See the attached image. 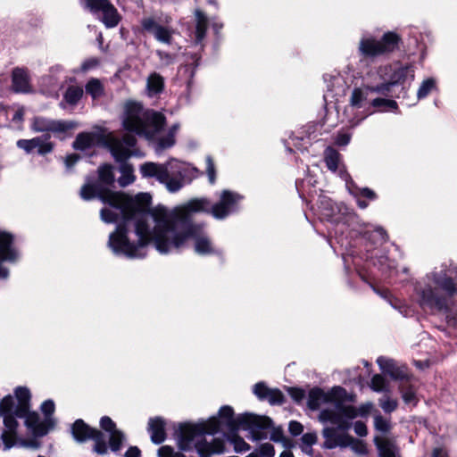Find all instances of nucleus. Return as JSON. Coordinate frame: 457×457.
Listing matches in <instances>:
<instances>
[{
    "label": "nucleus",
    "instance_id": "nucleus-49",
    "mask_svg": "<svg viewBox=\"0 0 457 457\" xmlns=\"http://www.w3.org/2000/svg\"><path fill=\"white\" fill-rule=\"evenodd\" d=\"M158 457H186L179 452H175L171 447L168 445L162 446L158 450Z\"/></svg>",
    "mask_w": 457,
    "mask_h": 457
},
{
    "label": "nucleus",
    "instance_id": "nucleus-16",
    "mask_svg": "<svg viewBox=\"0 0 457 457\" xmlns=\"http://www.w3.org/2000/svg\"><path fill=\"white\" fill-rule=\"evenodd\" d=\"M168 23V18L165 19V22L162 24L155 16H145L140 21L143 32L153 35L161 43L170 45L172 41L174 30Z\"/></svg>",
    "mask_w": 457,
    "mask_h": 457
},
{
    "label": "nucleus",
    "instance_id": "nucleus-42",
    "mask_svg": "<svg viewBox=\"0 0 457 457\" xmlns=\"http://www.w3.org/2000/svg\"><path fill=\"white\" fill-rule=\"evenodd\" d=\"M378 404L386 413H391L396 410L398 402L388 395H383L379 398Z\"/></svg>",
    "mask_w": 457,
    "mask_h": 457
},
{
    "label": "nucleus",
    "instance_id": "nucleus-11",
    "mask_svg": "<svg viewBox=\"0 0 457 457\" xmlns=\"http://www.w3.org/2000/svg\"><path fill=\"white\" fill-rule=\"evenodd\" d=\"M399 37L393 32L386 33L380 40L373 37H362L359 44L360 54L366 58H374L393 52L398 45Z\"/></svg>",
    "mask_w": 457,
    "mask_h": 457
},
{
    "label": "nucleus",
    "instance_id": "nucleus-24",
    "mask_svg": "<svg viewBox=\"0 0 457 457\" xmlns=\"http://www.w3.org/2000/svg\"><path fill=\"white\" fill-rule=\"evenodd\" d=\"M22 418L25 419V425L34 435L42 436L48 432L46 424L40 420L37 412H31L29 409Z\"/></svg>",
    "mask_w": 457,
    "mask_h": 457
},
{
    "label": "nucleus",
    "instance_id": "nucleus-27",
    "mask_svg": "<svg viewBox=\"0 0 457 457\" xmlns=\"http://www.w3.org/2000/svg\"><path fill=\"white\" fill-rule=\"evenodd\" d=\"M12 80L15 92L27 93L29 91V75L25 69L15 68L12 71Z\"/></svg>",
    "mask_w": 457,
    "mask_h": 457
},
{
    "label": "nucleus",
    "instance_id": "nucleus-54",
    "mask_svg": "<svg viewBox=\"0 0 457 457\" xmlns=\"http://www.w3.org/2000/svg\"><path fill=\"white\" fill-rule=\"evenodd\" d=\"M353 430L359 436H365L368 434L367 426L362 421H356L353 424Z\"/></svg>",
    "mask_w": 457,
    "mask_h": 457
},
{
    "label": "nucleus",
    "instance_id": "nucleus-26",
    "mask_svg": "<svg viewBox=\"0 0 457 457\" xmlns=\"http://www.w3.org/2000/svg\"><path fill=\"white\" fill-rule=\"evenodd\" d=\"M148 432L153 443L156 445L162 443L166 438L163 420L158 417L150 419L148 421Z\"/></svg>",
    "mask_w": 457,
    "mask_h": 457
},
{
    "label": "nucleus",
    "instance_id": "nucleus-41",
    "mask_svg": "<svg viewBox=\"0 0 457 457\" xmlns=\"http://www.w3.org/2000/svg\"><path fill=\"white\" fill-rule=\"evenodd\" d=\"M38 141L37 142V145H35V150H37V154L40 155H45L53 151L54 145L49 141V136L37 137Z\"/></svg>",
    "mask_w": 457,
    "mask_h": 457
},
{
    "label": "nucleus",
    "instance_id": "nucleus-13",
    "mask_svg": "<svg viewBox=\"0 0 457 457\" xmlns=\"http://www.w3.org/2000/svg\"><path fill=\"white\" fill-rule=\"evenodd\" d=\"M71 432L74 438L79 442H84L88 439L94 440V451L98 454L107 453L108 446L104 434L100 430L90 428L82 420H77L71 428Z\"/></svg>",
    "mask_w": 457,
    "mask_h": 457
},
{
    "label": "nucleus",
    "instance_id": "nucleus-5",
    "mask_svg": "<svg viewBox=\"0 0 457 457\" xmlns=\"http://www.w3.org/2000/svg\"><path fill=\"white\" fill-rule=\"evenodd\" d=\"M165 122L164 116L152 110H145L135 102L125 104L122 123L125 129L137 135L153 139L162 129Z\"/></svg>",
    "mask_w": 457,
    "mask_h": 457
},
{
    "label": "nucleus",
    "instance_id": "nucleus-47",
    "mask_svg": "<svg viewBox=\"0 0 457 457\" xmlns=\"http://www.w3.org/2000/svg\"><path fill=\"white\" fill-rule=\"evenodd\" d=\"M350 439L347 446H350L353 452L359 454L367 453V447L361 441L356 440L352 436H350Z\"/></svg>",
    "mask_w": 457,
    "mask_h": 457
},
{
    "label": "nucleus",
    "instance_id": "nucleus-38",
    "mask_svg": "<svg viewBox=\"0 0 457 457\" xmlns=\"http://www.w3.org/2000/svg\"><path fill=\"white\" fill-rule=\"evenodd\" d=\"M436 89V82L433 78H428L421 83L417 92L419 100L427 97L433 90Z\"/></svg>",
    "mask_w": 457,
    "mask_h": 457
},
{
    "label": "nucleus",
    "instance_id": "nucleus-55",
    "mask_svg": "<svg viewBox=\"0 0 457 457\" xmlns=\"http://www.w3.org/2000/svg\"><path fill=\"white\" fill-rule=\"evenodd\" d=\"M351 140V135L347 133H339L336 137V144L340 146H345L349 144Z\"/></svg>",
    "mask_w": 457,
    "mask_h": 457
},
{
    "label": "nucleus",
    "instance_id": "nucleus-25",
    "mask_svg": "<svg viewBox=\"0 0 457 457\" xmlns=\"http://www.w3.org/2000/svg\"><path fill=\"white\" fill-rule=\"evenodd\" d=\"M374 442L380 457H399V449L395 441L384 436H376Z\"/></svg>",
    "mask_w": 457,
    "mask_h": 457
},
{
    "label": "nucleus",
    "instance_id": "nucleus-31",
    "mask_svg": "<svg viewBox=\"0 0 457 457\" xmlns=\"http://www.w3.org/2000/svg\"><path fill=\"white\" fill-rule=\"evenodd\" d=\"M324 79L327 83L328 91L333 94V96H337L344 93L345 82L341 76L326 75Z\"/></svg>",
    "mask_w": 457,
    "mask_h": 457
},
{
    "label": "nucleus",
    "instance_id": "nucleus-4",
    "mask_svg": "<svg viewBox=\"0 0 457 457\" xmlns=\"http://www.w3.org/2000/svg\"><path fill=\"white\" fill-rule=\"evenodd\" d=\"M457 265L446 261L416 283L414 294L422 308L443 312L447 323L457 328Z\"/></svg>",
    "mask_w": 457,
    "mask_h": 457
},
{
    "label": "nucleus",
    "instance_id": "nucleus-52",
    "mask_svg": "<svg viewBox=\"0 0 457 457\" xmlns=\"http://www.w3.org/2000/svg\"><path fill=\"white\" fill-rule=\"evenodd\" d=\"M288 430L293 436H298L303 433V427L298 421H290L288 425Z\"/></svg>",
    "mask_w": 457,
    "mask_h": 457
},
{
    "label": "nucleus",
    "instance_id": "nucleus-61",
    "mask_svg": "<svg viewBox=\"0 0 457 457\" xmlns=\"http://www.w3.org/2000/svg\"><path fill=\"white\" fill-rule=\"evenodd\" d=\"M291 395L292 397L296 401L300 402L303 398V392L302 390L298 389H292L291 390Z\"/></svg>",
    "mask_w": 457,
    "mask_h": 457
},
{
    "label": "nucleus",
    "instance_id": "nucleus-28",
    "mask_svg": "<svg viewBox=\"0 0 457 457\" xmlns=\"http://www.w3.org/2000/svg\"><path fill=\"white\" fill-rule=\"evenodd\" d=\"M164 79L157 72L151 73L146 80V92L149 96H155L162 92Z\"/></svg>",
    "mask_w": 457,
    "mask_h": 457
},
{
    "label": "nucleus",
    "instance_id": "nucleus-37",
    "mask_svg": "<svg viewBox=\"0 0 457 457\" xmlns=\"http://www.w3.org/2000/svg\"><path fill=\"white\" fill-rule=\"evenodd\" d=\"M95 141V137L90 133H80L73 142V147L77 150H86L89 148Z\"/></svg>",
    "mask_w": 457,
    "mask_h": 457
},
{
    "label": "nucleus",
    "instance_id": "nucleus-46",
    "mask_svg": "<svg viewBox=\"0 0 457 457\" xmlns=\"http://www.w3.org/2000/svg\"><path fill=\"white\" fill-rule=\"evenodd\" d=\"M230 442L234 445V450L237 453H243L250 450V445L240 436H234L230 439Z\"/></svg>",
    "mask_w": 457,
    "mask_h": 457
},
{
    "label": "nucleus",
    "instance_id": "nucleus-58",
    "mask_svg": "<svg viewBox=\"0 0 457 457\" xmlns=\"http://www.w3.org/2000/svg\"><path fill=\"white\" fill-rule=\"evenodd\" d=\"M156 54L162 61L165 62L166 64H170L173 61L172 56L164 51L158 50L156 51Z\"/></svg>",
    "mask_w": 457,
    "mask_h": 457
},
{
    "label": "nucleus",
    "instance_id": "nucleus-33",
    "mask_svg": "<svg viewBox=\"0 0 457 457\" xmlns=\"http://www.w3.org/2000/svg\"><path fill=\"white\" fill-rule=\"evenodd\" d=\"M179 128V124L173 125L165 137L158 139L155 148L156 152H161L166 148L171 147L175 144V134Z\"/></svg>",
    "mask_w": 457,
    "mask_h": 457
},
{
    "label": "nucleus",
    "instance_id": "nucleus-45",
    "mask_svg": "<svg viewBox=\"0 0 457 457\" xmlns=\"http://www.w3.org/2000/svg\"><path fill=\"white\" fill-rule=\"evenodd\" d=\"M374 426L377 430L383 433L389 431L391 428L389 420L382 417L380 414H377L374 417Z\"/></svg>",
    "mask_w": 457,
    "mask_h": 457
},
{
    "label": "nucleus",
    "instance_id": "nucleus-30",
    "mask_svg": "<svg viewBox=\"0 0 457 457\" xmlns=\"http://www.w3.org/2000/svg\"><path fill=\"white\" fill-rule=\"evenodd\" d=\"M195 41L196 44H201L204 38L205 37L208 20L207 17L200 10H195Z\"/></svg>",
    "mask_w": 457,
    "mask_h": 457
},
{
    "label": "nucleus",
    "instance_id": "nucleus-56",
    "mask_svg": "<svg viewBox=\"0 0 457 457\" xmlns=\"http://www.w3.org/2000/svg\"><path fill=\"white\" fill-rule=\"evenodd\" d=\"M97 65V61L96 59H88L86 60L80 67V71L82 72H86L89 71L90 69L96 67Z\"/></svg>",
    "mask_w": 457,
    "mask_h": 457
},
{
    "label": "nucleus",
    "instance_id": "nucleus-64",
    "mask_svg": "<svg viewBox=\"0 0 457 457\" xmlns=\"http://www.w3.org/2000/svg\"><path fill=\"white\" fill-rule=\"evenodd\" d=\"M432 457H447V454L442 448H436L433 451Z\"/></svg>",
    "mask_w": 457,
    "mask_h": 457
},
{
    "label": "nucleus",
    "instance_id": "nucleus-50",
    "mask_svg": "<svg viewBox=\"0 0 457 457\" xmlns=\"http://www.w3.org/2000/svg\"><path fill=\"white\" fill-rule=\"evenodd\" d=\"M260 457H273L275 455L274 446L270 443L262 444L259 448Z\"/></svg>",
    "mask_w": 457,
    "mask_h": 457
},
{
    "label": "nucleus",
    "instance_id": "nucleus-63",
    "mask_svg": "<svg viewBox=\"0 0 457 457\" xmlns=\"http://www.w3.org/2000/svg\"><path fill=\"white\" fill-rule=\"evenodd\" d=\"M23 115H24L23 110L20 109V110L16 111L15 113L13 114L12 120L13 121H21L23 120Z\"/></svg>",
    "mask_w": 457,
    "mask_h": 457
},
{
    "label": "nucleus",
    "instance_id": "nucleus-2",
    "mask_svg": "<svg viewBox=\"0 0 457 457\" xmlns=\"http://www.w3.org/2000/svg\"><path fill=\"white\" fill-rule=\"evenodd\" d=\"M243 196L237 193L223 190L220 201L212 204L207 198H195L172 212L158 209L149 219V237L144 246L154 242L156 250L162 254L185 246L189 240L195 243V252L198 254H214L216 250L200 225L192 222V216L197 212H210L218 220H222L235 212Z\"/></svg>",
    "mask_w": 457,
    "mask_h": 457
},
{
    "label": "nucleus",
    "instance_id": "nucleus-59",
    "mask_svg": "<svg viewBox=\"0 0 457 457\" xmlns=\"http://www.w3.org/2000/svg\"><path fill=\"white\" fill-rule=\"evenodd\" d=\"M79 159V156L78 154H70L66 157L65 159V163H66V166L71 168V166H73Z\"/></svg>",
    "mask_w": 457,
    "mask_h": 457
},
{
    "label": "nucleus",
    "instance_id": "nucleus-9",
    "mask_svg": "<svg viewBox=\"0 0 457 457\" xmlns=\"http://www.w3.org/2000/svg\"><path fill=\"white\" fill-rule=\"evenodd\" d=\"M378 76L381 82L378 85L377 91L383 92V96H388L391 87L395 85H404L406 81L411 83L414 79V68L412 65H386L378 69Z\"/></svg>",
    "mask_w": 457,
    "mask_h": 457
},
{
    "label": "nucleus",
    "instance_id": "nucleus-32",
    "mask_svg": "<svg viewBox=\"0 0 457 457\" xmlns=\"http://www.w3.org/2000/svg\"><path fill=\"white\" fill-rule=\"evenodd\" d=\"M83 88L79 86H70L63 94V102L71 106L78 104L83 96Z\"/></svg>",
    "mask_w": 457,
    "mask_h": 457
},
{
    "label": "nucleus",
    "instance_id": "nucleus-43",
    "mask_svg": "<svg viewBox=\"0 0 457 457\" xmlns=\"http://www.w3.org/2000/svg\"><path fill=\"white\" fill-rule=\"evenodd\" d=\"M370 387L376 392H387V382L381 375H375L371 378Z\"/></svg>",
    "mask_w": 457,
    "mask_h": 457
},
{
    "label": "nucleus",
    "instance_id": "nucleus-62",
    "mask_svg": "<svg viewBox=\"0 0 457 457\" xmlns=\"http://www.w3.org/2000/svg\"><path fill=\"white\" fill-rule=\"evenodd\" d=\"M283 439V434L280 430H274L270 435V440L274 442H280Z\"/></svg>",
    "mask_w": 457,
    "mask_h": 457
},
{
    "label": "nucleus",
    "instance_id": "nucleus-34",
    "mask_svg": "<svg viewBox=\"0 0 457 457\" xmlns=\"http://www.w3.org/2000/svg\"><path fill=\"white\" fill-rule=\"evenodd\" d=\"M324 160L328 169L335 172L339 167L340 154L332 147H327L324 152Z\"/></svg>",
    "mask_w": 457,
    "mask_h": 457
},
{
    "label": "nucleus",
    "instance_id": "nucleus-60",
    "mask_svg": "<svg viewBox=\"0 0 457 457\" xmlns=\"http://www.w3.org/2000/svg\"><path fill=\"white\" fill-rule=\"evenodd\" d=\"M372 408V403H368L366 404L361 405L358 411V416H365L369 413L370 409Z\"/></svg>",
    "mask_w": 457,
    "mask_h": 457
},
{
    "label": "nucleus",
    "instance_id": "nucleus-23",
    "mask_svg": "<svg viewBox=\"0 0 457 457\" xmlns=\"http://www.w3.org/2000/svg\"><path fill=\"white\" fill-rule=\"evenodd\" d=\"M325 438L324 447L327 449H333L337 446L346 447L349 444L350 436L338 432L335 428H325L322 431Z\"/></svg>",
    "mask_w": 457,
    "mask_h": 457
},
{
    "label": "nucleus",
    "instance_id": "nucleus-14",
    "mask_svg": "<svg viewBox=\"0 0 457 457\" xmlns=\"http://www.w3.org/2000/svg\"><path fill=\"white\" fill-rule=\"evenodd\" d=\"M81 2L92 13L102 14L101 21L106 28H114L120 23L121 16L110 0H81Z\"/></svg>",
    "mask_w": 457,
    "mask_h": 457
},
{
    "label": "nucleus",
    "instance_id": "nucleus-29",
    "mask_svg": "<svg viewBox=\"0 0 457 457\" xmlns=\"http://www.w3.org/2000/svg\"><path fill=\"white\" fill-rule=\"evenodd\" d=\"M332 396L320 388H313L309 393L308 406L312 410H317L324 403H328Z\"/></svg>",
    "mask_w": 457,
    "mask_h": 457
},
{
    "label": "nucleus",
    "instance_id": "nucleus-10",
    "mask_svg": "<svg viewBox=\"0 0 457 457\" xmlns=\"http://www.w3.org/2000/svg\"><path fill=\"white\" fill-rule=\"evenodd\" d=\"M377 362L380 369L388 374L394 379L401 380L399 389L402 393L403 400L407 404L415 405L417 403L416 389L411 382L407 378V373L404 367H398L394 360L385 357H379Z\"/></svg>",
    "mask_w": 457,
    "mask_h": 457
},
{
    "label": "nucleus",
    "instance_id": "nucleus-35",
    "mask_svg": "<svg viewBox=\"0 0 457 457\" xmlns=\"http://www.w3.org/2000/svg\"><path fill=\"white\" fill-rule=\"evenodd\" d=\"M86 93L88 94L93 100H96L104 95V87L98 79H90L85 86Z\"/></svg>",
    "mask_w": 457,
    "mask_h": 457
},
{
    "label": "nucleus",
    "instance_id": "nucleus-6",
    "mask_svg": "<svg viewBox=\"0 0 457 457\" xmlns=\"http://www.w3.org/2000/svg\"><path fill=\"white\" fill-rule=\"evenodd\" d=\"M18 403L15 405L12 395L4 396L0 402V417L4 420L5 430L1 435L5 447L9 449L14 444L18 421L16 417H23L29 409L30 393L27 387L15 389Z\"/></svg>",
    "mask_w": 457,
    "mask_h": 457
},
{
    "label": "nucleus",
    "instance_id": "nucleus-12",
    "mask_svg": "<svg viewBox=\"0 0 457 457\" xmlns=\"http://www.w3.org/2000/svg\"><path fill=\"white\" fill-rule=\"evenodd\" d=\"M314 210L320 220L333 223L345 222L349 213L348 208L343 204H336L326 195H320Z\"/></svg>",
    "mask_w": 457,
    "mask_h": 457
},
{
    "label": "nucleus",
    "instance_id": "nucleus-22",
    "mask_svg": "<svg viewBox=\"0 0 457 457\" xmlns=\"http://www.w3.org/2000/svg\"><path fill=\"white\" fill-rule=\"evenodd\" d=\"M253 394L260 400H267L272 405L281 404L284 402V395L280 390L269 388L263 382L254 385Z\"/></svg>",
    "mask_w": 457,
    "mask_h": 457
},
{
    "label": "nucleus",
    "instance_id": "nucleus-7",
    "mask_svg": "<svg viewBox=\"0 0 457 457\" xmlns=\"http://www.w3.org/2000/svg\"><path fill=\"white\" fill-rule=\"evenodd\" d=\"M187 170L185 163L174 159L164 164L146 162L140 167L143 177L155 178L171 193L182 188Z\"/></svg>",
    "mask_w": 457,
    "mask_h": 457
},
{
    "label": "nucleus",
    "instance_id": "nucleus-21",
    "mask_svg": "<svg viewBox=\"0 0 457 457\" xmlns=\"http://www.w3.org/2000/svg\"><path fill=\"white\" fill-rule=\"evenodd\" d=\"M101 428L109 433V445L112 452L117 453L120 450L122 443L125 441V435L116 428L115 423L111 418L104 416L100 420Z\"/></svg>",
    "mask_w": 457,
    "mask_h": 457
},
{
    "label": "nucleus",
    "instance_id": "nucleus-15",
    "mask_svg": "<svg viewBox=\"0 0 457 457\" xmlns=\"http://www.w3.org/2000/svg\"><path fill=\"white\" fill-rule=\"evenodd\" d=\"M358 416V411L353 406H345L337 403L335 409H324L320 412L319 419L321 422H330L337 425L339 429H347L349 425L343 418L353 420Z\"/></svg>",
    "mask_w": 457,
    "mask_h": 457
},
{
    "label": "nucleus",
    "instance_id": "nucleus-20",
    "mask_svg": "<svg viewBox=\"0 0 457 457\" xmlns=\"http://www.w3.org/2000/svg\"><path fill=\"white\" fill-rule=\"evenodd\" d=\"M31 128L36 132H65L75 128L72 121L54 120L45 117H35Z\"/></svg>",
    "mask_w": 457,
    "mask_h": 457
},
{
    "label": "nucleus",
    "instance_id": "nucleus-19",
    "mask_svg": "<svg viewBox=\"0 0 457 457\" xmlns=\"http://www.w3.org/2000/svg\"><path fill=\"white\" fill-rule=\"evenodd\" d=\"M370 111L367 113L362 114L358 118H352L348 120V122L352 128L357 126L362 120L368 115L373 112H395L397 113L399 111L398 104L393 99L386 98V96H380L370 99Z\"/></svg>",
    "mask_w": 457,
    "mask_h": 457
},
{
    "label": "nucleus",
    "instance_id": "nucleus-44",
    "mask_svg": "<svg viewBox=\"0 0 457 457\" xmlns=\"http://www.w3.org/2000/svg\"><path fill=\"white\" fill-rule=\"evenodd\" d=\"M37 141L38 137L20 139L17 141L16 145L20 149L24 150L26 154H31L35 150V145H37Z\"/></svg>",
    "mask_w": 457,
    "mask_h": 457
},
{
    "label": "nucleus",
    "instance_id": "nucleus-18",
    "mask_svg": "<svg viewBox=\"0 0 457 457\" xmlns=\"http://www.w3.org/2000/svg\"><path fill=\"white\" fill-rule=\"evenodd\" d=\"M377 87H379L378 84H364L361 85V87H354L349 98L350 107L353 109H363L365 111V113H367L370 109V102L371 98H369V96L372 94L383 96V92L375 90L377 89Z\"/></svg>",
    "mask_w": 457,
    "mask_h": 457
},
{
    "label": "nucleus",
    "instance_id": "nucleus-17",
    "mask_svg": "<svg viewBox=\"0 0 457 457\" xmlns=\"http://www.w3.org/2000/svg\"><path fill=\"white\" fill-rule=\"evenodd\" d=\"M19 259V253L13 245V237L0 229V279L9 277V270L4 262L13 263Z\"/></svg>",
    "mask_w": 457,
    "mask_h": 457
},
{
    "label": "nucleus",
    "instance_id": "nucleus-36",
    "mask_svg": "<svg viewBox=\"0 0 457 457\" xmlns=\"http://www.w3.org/2000/svg\"><path fill=\"white\" fill-rule=\"evenodd\" d=\"M347 187L353 196H360L370 201H373L377 198L376 193L369 187H359L353 183H351V185H348Z\"/></svg>",
    "mask_w": 457,
    "mask_h": 457
},
{
    "label": "nucleus",
    "instance_id": "nucleus-8",
    "mask_svg": "<svg viewBox=\"0 0 457 457\" xmlns=\"http://www.w3.org/2000/svg\"><path fill=\"white\" fill-rule=\"evenodd\" d=\"M136 137L133 135L126 134L121 138L112 137L109 140L111 153L117 162H121L120 166V177L118 182L120 187H127L135 180L133 167L125 161L131 155H137L134 149L136 145Z\"/></svg>",
    "mask_w": 457,
    "mask_h": 457
},
{
    "label": "nucleus",
    "instance_id": "nucleus-48",
    "mask_svg": "<svg viewBox=\"0 0 457 457\" xmlns=\"http://www.w3.org/2000/svg\"><path fill=\"white\" fill-rule=\"evenodd\" d=\"M206 173L211 184H214L216 179V171L213 160L211 156H206Z\"/></svg>",
    "mask_w": 457,
    "mask_h": 457
},
{
    "label": "nucleus",
    "instance_id": "nucleus-40",
    "mask_svg": "<svg viewBox=\"0 0 457 457\" xmlns=\"http://www.w3.org/2000/svg\"><path fill=\"white\" fill-rule=\"evenodd\" d=\"M317 443L316 433H306L301 437V449L303 453L311 454L312 452V445Z\"/></svg>",
    "mask_w": 457,
    "mask_h": 457
},
{
    "label": "nucleus",
    "instance_id": "nucleus-57",
    "mask_svg": "<svg viewBox=\"0 0 457 457\" xmlns=\"http://www.w3.org/2000/svg\"><path fill=\"white\" fill-rule=\"evenodd\" d=\"M124 457H141V451L137 446H130L126 451Z\"/></svg>",
    "mask_w": 457,
    "mask_h": 457
},
{
    "label": "nucleus",
    "instance_id": "nucleus-3",
    "mask_svg": "<svg viewBox=\"0 0 457 457\" xmlns=\"http://www.w3.org/2000/svg\"><path fill=\"white\" fill-rule=\"evenodd\" d=\"M272 420L266 416H259L253 413H244L234 416L233 409L225 405L219 411V419L211 417L208 420L198 424H182L177 430V441L179 449L183 451L195 447L201 457H210L212 454H221L225 452L224 441L219 438L208 443L204 438V435H213L220 428H225L229 431H237L238 428L248 430L253 441L262 438L261 430L270 428Z\"/></svg>",
    "mask_w": 457,
    "mask_h": 457
},
{
    "label": "nucleus",
    "instance_id": "nucleus-51",
    "mask_svg": "<svg viewBox=\"0 0 457 457\" xmlns=\"http://www.w3.org/2000/svg\"><path fill=\"white\" fill-rule=\"evenodd\" d=\"M310 186H312V178L310 177H307L301 181L295 182L296 189L301 196L304 194L305 191H307L306 187Z\"/></svg>",
    "mask_w": 457,
    "mask_h": 457
},
{
    "label": "nucleus",
    "instance_id": "nucleus-39",
    "mask_svg": "<svg viewBox=\"0 0 457 457\" xmlns=\"http://www.w3.org/2000/svg\"><path fill=\"white\" fill-rule=\"evenodd\" d=\"M373 264L378 266V268L384 273H388V276L391 277L395 272V264L394 262L389 260L386 256H381L373 261Z\"/></svg>",
    "mask_w": 457,
    "mask_h": 457
},
{
    "label": "nucleus",
    "instance_id": "nucleus-53",
    "mask_svg": "<svg viewBox=\"0 0 457 457\" xmlns=\"http://www.w3.org/2000/svg\"><path fill=\"white\" fill-rule=\"evenodd\" d=\"M42 412L47 417L54 411V403L52 400H46L41 404Z\"/></svg>",
    "mask_w": 457,
    "mask_h": 457
},
{
    "label": "nucleus",
    "instance_id": "nucleus-1",
    "mask_svg": "<svg viewBox=\"0 0 457 457\" xmlns=\"http://www.w3.org/2000/svg\"><path fill=\"white\" fill-rule=\"evenodd\" d=\"M98 176V183L86 184L81 187L80 196L84 200L98 198L106 204L100 212L101 220L105 223L119 222L108 240V246L114 254L129 259L143 258L144 246L149 237L151 195L140 193L130 197L105 187L112 186L115 179L111 165L99 167Z\"/></svg>",
    "mask_w": 457,
    "mask_h": 457
}]
</instances>
